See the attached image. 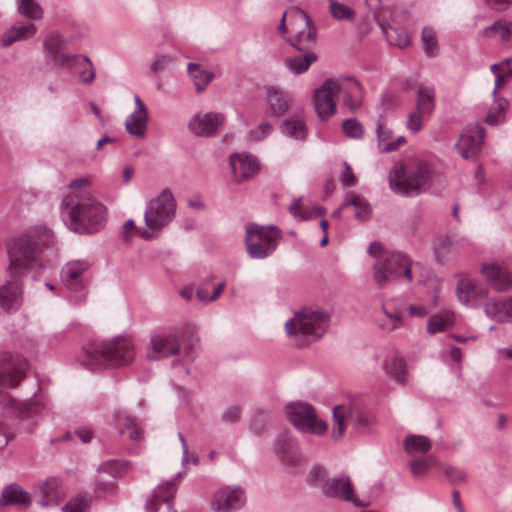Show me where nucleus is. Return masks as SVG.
Masks as SVG:
<instances>
[{"instance_id":"1","label":"nucleus","mask_w":512,"mask_h":512,"mask_svg":"<svg viewBox=\"0 0 512 512\" xmlns=\"http://www.w3.org/2000/svg\"><path fill=\"white\" fill-rule=\"evenodd\" d=\"M55 244L52 231L39 225L16 237L8 247L9 279L0 286V307L7 312L17 311L23 302L21 278L29 273L37 280L46 267L47 250Z\"/></svg>"},{"instance_id":"2","label":"nucleus","mask_w":512,"mask_h":512,"mask_svg":"<svg viewBox=\"0 0 512 512\" xmlns=\"http://www.w3.org/2000/svg\"><path fill=\"white\" fill-rule=\"evenodd\" d=\"M87 178H77L69 185V192L61 202V215L67 226L75 232L92 234L99 231L106 220V208L87 189Z\"/></svg>"},{"instance_id":"3","label":"nucleus","mask_w":512,"mask_h":512,"mask_svg":"<svg viewBox=\"0 0 512 512\" xmlns=\"http://www.w3.org/2000/svg\"><path fill=\"white\" fill-rule=\"evenodd\" d=\"M134 356L132 340L118 336L91 343L82 349L78 361L88 370L102 371L127 366L132 363Z\"/></svg>"},{"instance_id":"4","label":"nucleus","mask_w":512,"mask_h":512,"mask_svg":"<svg viewBox=\"0 0 512 512\" xmlns=\"http://www.w3.org/2000/svg\"><path fill=\"white\" fill-rule=\"evenodd\" d=\"M336 95L351 111L361 107L362 88L356 79L351 77L337 80L328 79L315 90L313 97L315 111L320 120L324 121L335 113L334 96Z\"/></svg>"},{"instance_id":"5","label":"nucleus","mask_w":512,"mask_h":512,"mask_svg":"<svg viewBox=\"0 0 512 512\" xmlns=\"http://www.w3.org/2000/svg\"><path fill=\"white\" fill-rule=\"evenodd\" d=\"M330 316L320 309L305 308L294 312L285 322L287 335L300 345L317 341L326 333Z\"/></svg>"},{"instance_id":"6","label":"nucleus","mask_w":512,"mask_h":512,"mask_svg":"<svg viewBox=\"0 0 512 512\" xmlns=\"http://www.w3.org/2000/svg\"><path fill=\"white\" fill-rule=\"evenodd\" d=\"M176 201L170 190L164 189L156 197L150 199L145 207V227L139 232L145 239L157 236L175 218Z\"/></svg>"},{"instance_id":"7","label":"nucleus","mask_w":512,"mask_h":512,"mask_svg":"<svg viewBox=\"0 0 512 512\" xmlns=\"http://www.w3.org/2000/svg\"><path fill=\"white\" fill-rule=\"evenodd\" d=\"M347 421L351 423L354 431L361 435L373 434L377 424L376 417L365 411L359 400L336 405L333 408L334 427L332 431V437L335 440L342 438Z\"/></svg>"},{"instance_id":"8","label":"nucleus","mask_w":512,"mask_h":512,"mask_svg":"<svg viewBox=\"0 0 512 512\" xmlns=\"http://www.w3.org/2000/svg\"><path fill=\"white\" fill-rule=\"evenodd\" d=\"M431 179L432 168L425 162H418L408 171L402 165H394L389 173V186L396 194L412 196L428 190Z\"/></svg>"},{"instance_id":"9","label":"nucleus","mask_w":512,"mask_h":512,"mask_svg":"<svg viewBox=\"0 0 512 512\" xmlns=\"http://www.w3.org/2000/svg\"><path fill=\"white\" fill-rule=\"evenodd\" d=\"M281 232L276 226H261L255 223L246 225L245 245L249 257L264 259L277 248Z\"/></svg>"},{"instance_id":"10","label":"nucleus","mask_w":512,"mask_h":512,"mask_svg":"<svg viewBox=\"0 0 512 512\" xmlns=\"http://www.w3.org/2000/svg\"><path fill=\"white\" fill-rule=\"evenodd\" d=\"M290 35L286 42L298 51L313 50L317 44V29L312 19L300 8L289 9Z\"/></svg>"},{"instance_id":"11","label":"nucleus","mask_w":512,"mask_h":512,"mask_svg":"<svg viewBox=\"0 0 512 512\" xmlns=\"http://www.w3.org/2000/svg\"><path fill=\"white\" fill-rule=\"evenodd\" d=\"M28 369V362L25 358L12 355L8 352L0 354V403L13 405L14 400L3 388H14L24 378Z\"/></svg>"},{"instance_id":"12","label":"nucleus","mask_w":512,"mask_h":512,"mask_svg":"<svg viewBox=\"0 0 512 512\" xmlns=\"http://www.w3.org/2000/svg\"><path fill=\"white\" fill-rule=\"evenodd\" d=\"M311 478L315 482H322V493L329 498H336L352 502L357 507H365L368 503L358 500L354 495L353 485L348 476L333 477L324 481L326 471L320 466L311 470Z\"/></svg>"},{"instance_id":"13","label":"nucleus","mask_w":512,"mask_h":512,"mask_svg":"<svg viewBox=\"0 0 512 512\" xmlns=\"http://www.w3.org/2000/svg\"><path fill=\"white\" fill-rule=\"evenodd\" d=\"M91 263L85 259L71 260L61 269L60 278L63 285L71 293L76 294L75 303L85 301V288L89 283Z\"/></svg>"},{"instance_id":"14","label":"nucleus","mask_w":512,"mask_h":512,"mask_svg":"<svg viewBox=\"0 0 512 512\" xmlns=\"http://www.w3.org/2000/svg\"><path fill=\"white\" fill-rule=\"evenodd\" d=\"M285 413L293 426L301 432L321 435L327 429L326 423L317 417L309 403H289L286 405Z\"/></svg>"},{"instance_id":"15","label":"nucleus","mask_w":512,"mask_h":512,"mask_svg":"<svg viewBox=\"0 0 512 512\" xmlns=\"http://www.w3.org/2000/svg\"><path fill=\"white\" fill-rule=\"evenodd\" d=\"M181 334L178 330L153 335L147 347V357L159 360L176 355L180 349Z\"/></svg>"},{"instance_id":"16","label":"nucleus","mask_w":512,"mask_h":512,"mask_svg":"<svg viewBox=\"0 0 512 512\" xmlns=\"http://www.w3.org/2000/svg\"><path fill=\"white\" fill-rule=\"evenodd\" d=\"M182 475L178 472L174 479L161 482L146 502V512H160L163 505L168 512H177L173 507V500L178 489L177 479Z\"/></svg>"},{"instance_id":"17","label":"nucleus","mask_w":512,"mask_h":512,"mask_svg":"<svg viewBox=\"0 0 512 512\" xmlns=\"http://www.w3.org/2000/svg\"><path fill=\"white\" fill-rule=\"evenodd\" d=\"M225 122V115L219 112H198L188 123L191 133L199 137H211Z\"/></svg>"},{"instance_id":"18","label":"nucleus","mask_w":512,"mask_h":512,"mask_svg":"<svg viewBox=\"0 0 512 512\" xmlns=\"http://www.w3.org/2000/svg\"><path fill=\"white\" fill-rule=\"evenodd\" d=\"M485 138V130L478 124L468 125L461 133L456 148L460 155L468 160L475 156L481 149Z\"/></svg>"},{"instance_id":"19","label":"nucleus","mask_w":512,"mask_h":512,"mask_svg":"<svg viewBox=\"0 0 512 512\" xmlns=\"http://www.w3.org/2000/svg\"><path fill=\"white\" fill-rule=\"evenodd\" d=\"M246 501L245 492L239 486H227L214 494L212 509L216 512H228L241 508Z\"/></svg>"},{"instance_id":"20","label":"nucleus","mask_w":512,"mask_h":512,"mask_svg":"<svg viewBox=\"0 0 512 512\" xmlns=\"http://www.w3.org/2000/svg\"><path fill=\"white\" fill-rule=\"evenodd\" d=\"M134 103V111L125 120V129L131 136L142 139L145 137L148 127V111L138 95L134 96Z\"/></svg>"},{"instance_id":"21","label":"nucleus","mask_w":512,"mask_h":512,"mask_svg":"<svg viewBox=\"0 0 512 512\" xmlns=\"http://www.w3.org/2000/svg\"><path fill=\"white\" fill-rule=\"evenodd\" d=\"M481 273L496 291H506L512 287V273L498 262L482 264Z\"/></svg>"},{"instance_id":"22","label":"nucleus","mask_w":512,"mask_h":512,"mask_svg":"<svg viewBox=\"0 0 512 512\" xmlns=\"http://www.w3.org/2000/svg\"><path fill=\"white\" fill-rule=\"evenodd\" d=\"M486 289L468 276H461L457 282L456 295L466 306H475L486 297Z\"/></svg>"},{"instance_id":"23","label":"nucleus","mask_w":512,"mask_h":512,"mask_svg":"<svg viewBox=\"0 0 512 512\" xmlns=\"http://www.w3.org/2000/svg\"><path fill=\"white\" fill-rule=\"evenodd\" d=\"M64 40L58 34H50L43 40L45 51L55 58L54 64L64 68H72L78 60V55H70L64 53Z\"/></svg>"},{"instance_id":"24","label":"nucleus","mask_w":512,"mask_h":512,"mask_svg":"<svg viewBox=\"0 0 512 512\" xmlns=\"http://www.w3.org/2000/svg\"><path fill=\"white\" fill-rule=\"evenodd\" d=\"M229 162L237 181L247 180L255 176L259 170L257 158L251 154L235 153L230 156Z\"/></svg>"},{"instance_id":"25","label":"nucleus","mask_w":512,"mask_h":512,"mask_svg":"<svg viewBox=\"0 0 512 512\" xmlns=\"http://www.w3.org/2000/svg\"><path fill=\"white\" fill-rule=\"evenodd\" d=\"M37 503L41 507L56 506L61 498V480L56 476L46 478L36 485Z\"/></svg>"},{"instance_id":"26","label":"nucleus","mask_w":512,"mask_h":512,"mask_svg":"<svg viewBox=\"0 0 512 512\" xmlns=\"http://www.w3.org/2000/svg\"><path fill=\"white\" fill-rule=\"evenodd\" d=\"M384 262L390 268V274L395 279H404L408 282L413 280L412 262L410 259L399 251H391L385 254Z\"/></svg>"},{"instance_id":"27","label":"nucleus","mask_w":512,"mask_h":512,"mask_svg":"<svg viewBox=\"0 0 512 512\" xmlns=\"http://www.w3.org/2000/svg\"><path fill=\"white\" fill-rule=\"evenodd\" d=\"M31 496L19 484L12 483L6 486L1 493L0 508L15 506L19 509H26L31 505Z\"/></svg>"},{"instance_id":"28","label":"nucleus","mask_w":512,"mask_h":512,"mask_svg":"<svg viewBox=\"0 0 512 512\" xmlns=\"http://www.w3.org/2000/svg\"><path fill=\"white\" fill-rule=\"evenodd\" d=\"M37 33V27L32 22H17L6 30L1 37V45L9 47L17 41H25L33 38Z\"/></svg>"},{"instance_id":"29","label":"nucleus","mask_w":512,"mask_h":512,"mask_svg":"<svg viewBox=\"0 0 512 512\" xmlns=\"http://www.w3.org/2000/svg\"><path fill=\"white\" fill-rule=\"evenodd\" d=\"M274 452L282 461L289 464H295L300 459L297 443L288 433H282L277 437Z\"/></svg>"},{"instance_id":"30","label":"nucleus","mask_w":512,"mask_h":512,"mask_svg":"<svg viewBox=\"0 0 512 512\" xmlns=\"http://www.w3.org/2000/svg\"><path fill=\"white\" fill-rule=\"evenodd\" d=\"M486 315L497 322L512 321V297L489 300L484 307Z\"/></svg>"},{"instance_id":"31","label":"nucleus","mask_w":512,"mask_h":512,"mask_svg":"<svg viewBox=\"0 0 512 512\" xmlns=\"http://www.w3.org/2000/svg\"><path fill=\"white\" fill-rule=\"evenodd\" d=\"M377 22L389 45L405 48L410 44L409 34L404 29L393 28L385 19H377Z\"/></svg>"},{"instance_id":"32","label":"nucleus","mask_w":512,"mask_h":512,"mask_svg":"<svg viewBox=\"0 0 512 512\" xmlns=\"http://www.w3.org/2000/svg\"><path fill=\"white\" fill-rule=\"evenodd\" d=\"M113 418L119 434H124L125 429H127L130 440L139 439L141 432L136 418L122 410L116 411Z\"/></svg>"},{"instance_id":"33","label":"nucleus","mask_w":512,"mask_h":512,"mask_svg":"<svg viewBox=\"0 0 512 512\" xmlns=\"http://www.w3.org/2000/svg\"><path fill=\"white\" fill-rule=\"evenodd\" d=\"M290 101V96L285 92L276 89L267 91V103L273 117L284 115L289 109Z\"/></svg>"},{"instance_id":"34","label":"nucleus","mask_w":512,"mask_h":512,"mask_svg":"<svg viewBox=\"0 0 512 512\" xmlns=\"http://www.w3.org/2000/svg\"><path fill=\"white\" fill-rule=\"evenodd\" d=\"M298 56H290L285 59L287 69L294 74H301L308 70L310 65L317 60L313 50L300 51Z\"/></svg>"},{"instance_id":"35","label":"nucleus","mask_w":512,"mask_h":512,"mask_svg":"<svg viewBox=\"0 0 512 512\" xmlns=\"http://www.w3.org/2000/svg\"><path fill=\"white\" fill-rule=\"evenodd\" d=\"M344 205H352L355 208V218L360 221H367L372 215V208L369 202L355 192H349L344 201Z\"/></svg>"},{"instance_id":"36","label":"nucleus","mask_w":512,"mask_h":512,"mask_svg":"<svg viewBox=\"0 0 512 512\" xmlns=\"http://www.w3.org/2000/svg\"><path fill=\"white\" fill-rule=\"evenodd\" d=\"M384 369L392 375L399 384H405L408 381V371L404 360L397 355H391L386 358Z\"/></svg>"},{"instance_id":"37","label":"nucleus","mask_w":512,"mask_h":512,"mask_svg":"<svg viewBox=\"0 0 512 512\" xmlns=\"http://www.w3.org/2000/svg\"><path fill=\"white\" fill-rule=\"evenodd\" d=\"M279 128L282 134L295 140H304L308 133L306 124L301 119H285Z\"/></svg>"},{"instance_id":"38","label":"nucleus","mask_w":512,"mask_h":512,"mask_svg":"<svg viewBox=\"0 0 512 512\" xmlns=\"http://www.w3.org/2000/svg\"><path fill=\"white\" fill-rule=\"evenodd\" d=\"M187 71L198 93L204 91L207 85L214 78V74L212 72L202 69L200 65L196 63H189Z\"/></svg>"},{"instance_id":"39","label":"nucleus","mask_w":512,"mask_h":512,"mask_svg":"<svg viewBox=\"0 0 512 512\" xmlns=\"http://www.w3.org/2000/svg\"><path fill=\"white\" fill-rule=\"evenodd\" d=\"M453 320V312L449 310H443L430 317L427 324V331L431 335L442 332L452 325Z\"/></svg>"},{"instance_id":"40","label":"nucleus","mask_w":512,"mask_h":512,"mask_svg":"<svg viewBox=\"0 0 512 512\" xmlns=\"http://www.w3.org/2000/svg\"><path fill=\"white\" fill-rule=\"evenodd\" d=\"M17 12L28 20H41L44 10L37 0H16Z\"/></svg>"},{"instance_id":"41","label":"nucleus","mask_w":512,"mask_h":512,"mask_svg":"<svg viewBox=\"0 0 512 512\" xmlns=\"http://www.w3.org/2000/svg\"><path fill=\"white\" fill-rule=\"evenodd\" d=\"M415 109L428 116L432 114L435 109V92L433 88L421 87L418 89Z\"/></svg>"},{"instance_id":"42","label":"nucleus","mask_w":512,"mask_h":512,"mask_svg":"<svg viewBox=\"0 0 512 512\" xmlns=\"http://www.w3.org/2000/svg\"><path fill=\"white\" fill-rule=\"evenodd\" d=\"M92 496L87 492H81L71 498L64 506L62 512H90Z\"/></svg>"},{"instance_id":"43","label":"nucleus","mask_w":512,"mask_h":512,"mask_svg":"<svg viewBox=\"0 0 512 512\" xmlns=\"http://www.w3.org/2000/svg\"><path fill=\"white\" fill-rule=\"evenodd\" d=\"M431 447V441L423 435H409L404 440V448L409 455L426 453Z\"/></svg>"},{"instance_id":"44","label":"nucleus","mask_w":512,"mask_h":512,"mask_svg":"<svg viewBox=\"0 0 512 512\" xmlns=\"http://www.w3.org/2000/svg\"><path fill=\"white\" fill-rule=\"evenodd\" d=\"M507 108L508 101L506 99L494 97V102L487 113L486 122L492 126L503 123Z\"/></svg>"},{"instance_id":"45","label":"nucleus","mask_w":512,"mask_h":512,"mask_svg":"<svg viewBox=\"0 0 512 512\" xmlns=\"http://www.w3.org/2000/svg\"><path fill=\"white\" fill-rule=\"evenodd\" d=\"M492 32L500 34L501 40L505 45H512V25L504 21H496L491 26L482 30V35L489 37Z\"/></svg>"},{"instance_id":"46","label":"nucleus","mask_w":512,"mask_h":512,"mask_svg":"<svg viewBox=\"0 0 512 512\" xmlns=\"http://www.w3.org/2000/svg\"><path fill=\"white\" fill-rule=\"evenodd\" d=\"M438 466L439 462L434 455H428L410 462L411 473L414 477L425 476L430 468Z\"/></svg>"},{"instance_id":"47","label":"nucleus","mask_w":512,"mask_h":512,"mask_svg":"<svg viewBox=\"0 0 512 512\" xmlns=\"http://www.w3.org/2000/svg\"><path fill=\"white\" fill-rule=\"evenodd\" d=\"M74 68L81 69L79 77L83 83L90 84L94 81L96 72L92 62L87 56L78 55V60L74 63V66L69 69L73 70Z\"/></svg>"},{"instance_id":"48","label":"nucleus","mask_w":512,"mask_h":512,"mask_svg":"<svg viewBox=\"0 0 512 512\" xmlns=\"http://www.w3.org/2000/svg\"><path fill=\"white\" fill-rule=\"evenodd\" d=\"M329 10L333 18L338 21H349L354 22L355 11L346 4L335 0H329Z\"/></svg>"},{"instance_id":"49","label":"nucleus","mask_w":512,"mask_h":512,"mask_svg":"<svg viewBox=\"0 0 512 512\" xmlns=\"http://www.w3.org/2000/svg\"><path fill=\"white\" fill-rule=\"evenodd\" d=\"M382 310L386 316V321H383L380 326L383 330L393 331L402 326L403 312L400 310H388L386 305H382Z\"/></svg>"},{"instance_id":"50","label":"nucleus","mask_w":512,"mask_h":512,"mask_svg":"<svg viewBox=\"0 0 512 512\" xmlns=\"http://www.w3.org/2000/svg\"><path fill=\"white\" fill-rule=\"evenodd\" d=\"M421 39L424 44L425 53L428 57H435L438 54V40L435 31L425 27L421 32Z\"/></svg>"},{"instance_id":"51","label":"nucleus","mask_w":512,"mask_h":512,"mask_svg":"<svg viewBox=\"0 0 512 512\" xmlns=\"http://www.w3.org/2000/svg\"><path fill=\"white\" fill-rule=\"evenodd\" d=\"M376 133H377V142H378V148L381 152H392L395 151V146L390 143L393 141L392 138V131L388 128H385L381 122L377 124L376 127Z\"/></svg>"},{"instance_id":"52","label":"nucleus","mask_w":512,"mask_h":512,"mask_svg":"<svg viewBox=\"0 0 512 512\" xmlns=\"http://www.w3.org/2000/svg\"><path fill=\"white\" fill-rule=\"evenodd\" d=\"M129 462H123L119 460H110L98 467L99 473H106L111 478L120 477L127 470Z\"/></svg>"},{"instance_id":"53","label":"nucleus","mask_w":512,"mask_h":512,"mask_svg":"<svg viewBox=\"0 0 512 512\" xmlns=\"http://www.w3.org/2000/svg\"><path fill=\"white\" fill-rule=\"evenodd\" d=\"M389 270L390 268L387 267L384 261L378 262L373 266V279L378 287H385L394 278V275L390 274Z\"/></svg>"},{"instance_id":"54","label":"nucleus","mask_w":512,"mask_h":512,"mask_svg":"<svg viewBox=\"0 0 512 512\" xmlns=\"http://www.w3.org/2000/svg\"><path fill=\"white\" fill-rule=\"evenodd\" d=\"M428 115L421 112V111H418L417 109H413L407 116V121H406V128L408 131H410L411 133H417L419 132L423 125H424V121H425V118L427 117Z\"/></svg>"},{"instance_id":"55","label":"nucleus","mask_w":512,"mask_h":512,"mask_svg":"<svg viewBox=\"0 0 512 512\" xmlns=\"http://www.w3.org/2000/svg\"><path fill=\"white\" fill-rule=\"evenodd\" d=\"M342 128L344 133L350 138H361L364 134V127L356 118L345 120Z\"/></svg>"},{"instance_id":"56","label":"nucleus","mask_w":512,"mask_h":512,"mask_svg":"<svg viewBox=\"0 0 512 512\" xmlns=\"http://www.w3.org/2000/svg\"><path fill=\"white\" fill-rule=\"evenodd\" d=\"M444 474L453 484L464 483L467 480L466 472L453 466L445 467Z\"/></svg>"},{"instance_id":"57","label":"nucleus","mask_w":512,"mask_h":512,"mask_svg":"<svg viewBox=\"0 0 512 512\" xmlns=\"http://www.w3.org/2000/svg\"><path fill=\"white\" fill-rule=\"evenodd\" d=\"M272 132V126L268 122L260 123L256 128L249 132V136L254 141H261Z\"/></svg>"},{"instance_id":"58","label":"nucleus","mask_w":512,"mask_h":512,"mask_svg":"<svg viewBox=\"0 0 512 512\" xmlns=\"http://www.w3.org/2000/svg\"><path fill=\"white\" fill-rule=\"evenodd\" d=\"M175 58L168 55H160L158 56L153 63L151 64V70L153 73L157 74L159 72L164 71L169 65L175 62Z\"/></svg>"},{"instance_id":"59","label":"nucleus","mask_w":512,"mask_h":512,"mask_svg":"<svg viewBox=\"0 0 512 512\" xmlns=\"http://www.w3.org/2000/svg\"><path fill=\"white\" fill-rule=\"evenodd\" d=\"M240 415V407L233 405L223 411L221 418L226 423H236L240 420Z\"/></svg>"},{"instance_id":"60","label":"nucleus","mask_w":512,"mask_h":512,"mask_svg":"<svg viewBox=\"0 0 512 512\" xmlns=\"http://www.w3.org/2000/svg\"><path fill=\"white\" fill-rule=\"evenodd\" d=\"M114 491V484L112 482L97 481L95 484L94 492L97 497L106 498Z\"/></svg>"},{"instance_id":"61","label":"nucleus","mask_w":512,"mask_h":512,"mask_svg":"<svg viewBox=\"0 0 512 512\" xmlns=\"http://www.w3.org/2000/svg\"><path fill=\"white\" fill-rule=\"evenodd\" d=\"M343 171L341 174L340 182L345 187H352L356 184V177L353 174V171L350 165L347 162L343 163Z\"/></svg>"},{"instance_id":"62","label":"nucleus","mask_w":512,"mask_h":512,"mask_svg":"<svg viewBox=\"0 0 512 512\" xmlns=\"http://www.w3.org/2000/svg\"><path fill=\"white\" fill-rule=\"evenodd\" d=\"M512 77V67L507 68L502 74L497 75L495 79V86L492 92L493 97H498V90L504 85L505 81Z\"/></svg>"},{"instance_id":"63","label":"nucleus","mask_w":512,"mask_h":512,"mask_svg":"<svg viewBox=\"0 0 512 512\" xmlns=\"http://www.w3.org/2000/svg\"><path fill=\"white\" fill-rule=\"evenodd\" d=\"M302 208V197H299L293 204L290 205L289 210L291 214L296 218H299L301 220L309 218L310 214L303 212Z\"/></svg>"},{"instance_id":"64","label":"nucleus","mask_w":512,"mask_h":512,"mask_svg":"<svg viewBox=\"0 0 512 512\" xmlns=\"http://www.w3.org/2000/svg\"><path fill=\"white\" fill-rule=\"evenodd\" d=\"M509 67H512V57L507 58L500 63L493 64L490 67V70L495 76H497L500 75V71H505Z\"/></svg>"}]
</instances>
